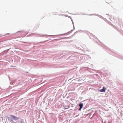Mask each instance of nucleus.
<instances>
[{"label": "nucleus", "instance_id": "1", "mask_svg": "<svg viewBox=\"0 0 123 123\" xmlns=\"http://www.w3.org/2000/svg\"><path fill=\"white\" fill-rule=\"evenodd\" d=\"M10 117L12 119L14 120H16L18 119V118L17 117L12 115H10Z\"/></svg>", "mask_w": 123, "mask_h": 123}, {"label": "nucleus", "instance_id": "2", "mask_svg": "<svg viewBox=\"0 0 123 123\" xmlns=\"http://www.w3.org/2000/svg\"><path fill=\"white\" fill-rule=\"evenodd\" d=\"M106 90V88H105L104 87H103V89L101 90L100 91L101 92H105V90Z\"/></svg>", "mask_w": 123, "mask_h": 123}, {"label": "nucleus", "instance_id": "3", "mask_svg": "<svg viewBox=\"0 0 123 123\" xmlns=\"http://www.w3.org/2000/svg\"><path fill=\"white\" fill-rule=\"evenodd\" d=\"M83 106V103H80L79 104V106L81 108H82Z\"/></svg>", "mask_w": 123, "mask_h": 123}, {"label": "nucleus", "instance_id": "4", "mask_svg": "<svg viewBox=\"0 0 123 123\" xmlns=\"http://www.w3.org/2000/svg\"><path fill=\"white\" fill-rule=\"evenodd\" d=\"M82 108H81L80 107L79 109V110H81V109Z\"/></svg>", "mask_w": 123, "mask_h": 123}]
</instances>
